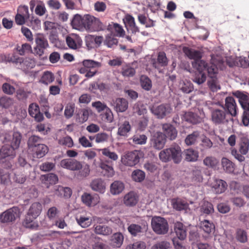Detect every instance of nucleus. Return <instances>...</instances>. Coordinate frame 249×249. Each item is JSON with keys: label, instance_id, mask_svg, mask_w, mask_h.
Returning <instances> with one entry per match:
<instances>
[{"label": "nucleus", "instance_id": "obj_44", "mask_svg": "<svg viewBox=\"0 0 249 249\" xmlns=\"http://www.w3.org/2000/svg\"><path fill=\"white\" fill-rule=\"evenodd\" d=\"M172 205L173 208L177 211L185 210L188 206L187 203L179 198L172 199Z\"/></svg>", "mask_w": 249, "mask_h": 249}, {"label": "nucleus", "instance_id": "obj_34", "mask_svg": "<svg viewBox=\"0 0 249 249\" xmlns=\"http://www.w3.org/2000/svg\"><path fill=\"white\" fill-rule=\"evenodd\" d=\"M71 24L73 27L77 30H81L85 28V21L84 20V16L79 15L74 16L72 21Z\"/></svg>", "mask_w": 249, "mask_h": 249}, {"label": "nucleus", "instance_id": "obj_51", "mask_svg": "<svg viewBox=\"0 0 249 249\" xmlns=\"http://www.w3.org/2000/svg\"><path fill=\"white\" fill-rule=\"evenodd\" d=\"M203 163L208 167L214 168L218 164V160L213 157L208 156L203 160Z\"/></svg>", "mask_w": 249, "mask_h": 249}, {"label": "nucleus", "instance_id": "obj_37", "mask_svg": "<svg viewBox=\"0 0 249 249\" xmlns=\"http://www.w3.org/2000/svg\"><path fill=\"white\" fill-rule=\"evenodd\" d=\"M22 58L18 57L15 54L13 53L12 55L10 54L7 55H0V62H13L16 64H20L21 62Z\"/></svg>", "mask_w": 249, "mask_h": 249}, {"label": "nucleus", "instance_id": "obj_53", "mask_svg": "<svg viewBox=\"0 0 249 249\" xmlns=\"http://www.w3.org/2000/svg\"><path fill=\"white\" fill-rule=\"evenodd\" d=\"M179 87L184 93H189L193 90V85L191 82L188 80L182 81L180 83Z\"/></svg>", "mask_w": 249, "mask_h": 249}, {"label": "nucleus", "instance_id": "obj_63", "mask_svg": "<svg viewBox=\"0 0 249 249\" xmlns=\"http://www.w3.org/2000/svg\"><path fill=\"white\" fill-rule=\"evenodd\" d=\"M75 109V105L72 103H68L65 107L64 115L66 118L69 119L73 115Z\"/></svg>", "mask_w": 249, "mask_h": 249}, {"label": "nucleus", "instance_id": "obj_8", "mask_svg": "<svg viewBox=\"0 0 249 249\" xmlns=\"http://www.w3.org/2000/svg\"><path fill=\"white\" fill-rule=\"evenodd\" d=\"M35 53L39 56H42L44 53L45 50L49 47L48 41L45 36L42 33H37L35 35Z\"/></svg>", "mask_w": 249, "mask_h": 249}, {"label": "nucleus", "instance_id": "obj_45", "mask_svg": "<svg viewBox=\"0 0 249 249\" xmlns=\"http://www.w3.org/2000/svg\"><path fill=\"white\" fill-rule=\"evenodd\" d=\"M200 134L198 131H194L188 135L185 139V142L187 145L196 143L199 139Z\"/></svg>", "mask_w": 249, "mask_h": 249}, {"label": "nucleus", "instance_id": "obj_57", "mask_svg": "<svg viewBox=\"0 0 249 249\" xmlns=\"http://www.w3.org/2000/svg\"><path fill=\"white\" fill-rule=\"evenodd\" d=\"M184 117L186 121L192 124H197L200 120V118L196 114L192 112L185 113Z\"/></svg>", "mask_w": 249, "mask_h": 249}, {"label": "nucleus", "instance_id": "obj_36", "mask_svg": "<svg viewBox=\"0 0 249 249\" xmlns=\"http://www.w3.org/2000/svg\"><path fill=\"white\" fill-rule=\"evenodd\" d=\"M54 193L57 196L69 198L71 196L72 192L71 189L69 187L58 186L56 187Z\"/></svg>", "mask_w": 249, "mask_h": 249}, {"label": "nucleus", "instance_id": "obj_27", "mask_svg": "<svg viewBox=\"0 0 249 249\" xmlns=\"http://www.w3.org/2000/svg\"><path fill=\"white\" fill-rule=\"evenodd\" d=\"M107 30L110 31L113 36H123L125 32L122 26L117 23H111L108 26Z\"/></svg>", "mask_w": 249, "mask_h": 249}, {"label": "nucleus", "instance_id": "obj_59", "mask_svg": "<svg viewBox=\"0 0 249 249\" xmlns=\"http://www.w3.org/2000/svg\"><path fill=\"white\" fill-rule=\"evenodd\" d=\"M132 139L133 142L135 144L142 145L146 143L147 138L144 134H136L133 136Z\"/></svg>", "mask_w": 249, "mask_h": 249}, {"label": "nucleus", "instance_id": "obj_32", "mask_svg": "<svg viewBox=\"0 0 249 249\" xmlns=\"http://www.w3.org/2000/svg\"><path fill=\"white\" fill-rule=\"evenodd\" d=\"M174 230L178 239L184 240L187 235L185 227L182 223L178 222L175 224Z\"/></svg>", "mask_w": 249, "mask_h": 249}, {"label": "nucleus", "instance_id": "obj_20", "mask_svg": "<svg viewBox=\"0 0 249 249\" xmlns=\"http://www.w3.org/2000/svg\"><path fill=\"white\" fill-rule=\"evenodd\" d=\"M90 187L93 191L101 194H104L106 190V183L101 178L93 179L90 183Z\"/></svg>", "mask_w": 249, "mask_h": 249}, {"label": "nucleus", "instance_id": "obj_60", "mask_svg": "<svg viewBox=\"0 0 249 249\" xmlns=\"http://www.w3.org/2000/svg\"><path fill=\"white\" fill-rule=\"evenodd\" d=\"M35 12L36 15L39 16H42L47 12L45 4L42 1H38V3L35 8Z\"/></svg>", "mask_w": 249, "mask_h": 249}, {"label": "nucleus", "instance_id": "obj_40", "mask_svg": "<svg viewBox=\"0 0 249 249\" xmlns=\"http://www.w3.org/2000/svg\"><path fill=\"white\" fill-rule=\"evenodd\" d=\"M21 69L27 70L32 69L36 66V61L34 59L30 57L23 59L22 58L21 62L19 64Z\"/></svg>", "mask_w": 249, "mask_h": 249}, {"label": "nucleus", "instance_id": "obj_14", "mask_svg": "<svg viewBox=\"0 0 249 249\" xmlns=\"http://www.w3.org/2000/svg\"><path fill=\"white\" fill-rule=\"evenodd\" d=\"M15 150L9 145H3L0 149V162L3 163L13 159L16 156Z\"/></svg>", "mask_w": 249, "mask_h": 249}, {"label": "nucleus", "instance_id": "obj_25", "mask_svg": "<svg viewBox=\"0 0 249 249\" xmlns=\"http://www.w3.org/2000/svg\"><path fill=\"white\" fill-rule=\"evenodd\" d=\"M41 182L47 187L49 188L50 185L56 184L58 180L57 176L53 173L42 175L40 177Z\"/></svg>", "mask_w": 249, "mask_h": 249}, {"label": "nucleus", "instance_id": "obj_42", "mask_svg": "<svg viewBox=\"0 0 249 249\" xmlns=\"http://www.w3.org/2000/svg\"><path fill=\"white\" fill-rule=\"evenodd\" d=\"M185 159L188 161L194 162L197 160L198 153L193 149L189 148L185 151Z\"/></svg>", "mask_w": 249, "mask_h": 249}, {"label": "nucleus", "instance_id": "obj_48", "mask_svg": "<svg viewBox=\"0 0 249 249\" xmlns=\"http://www.w3.org/2000/svg\"><path fill=\"white\" fill-rule=\"evenodd\" d=\"M145 177V173L140 169H136L134 170L131 174V178L132 179L138 182L142 181Z\"/></svg>", "mask_w": 249, "mask_h": 249}, {"label": "nucleus", "instance_id": "obj_38", "mask_svg": "<svg viewBox=\"0 0 249 249\" xmlns=\"http://www.w3.org/2000/svg\"><path fill=\"white\" fill-rule=\"evenodd\" d=\"M124 236L121 233H115L111 238V245L114 248H120L123 242Z\"/></svg>", "mask_w": 249, "mask_h": 249}, {"label": "nucleus", "instance_id": "obj_5", "mask_svg": "<svg viewBox=\"0 0 249 249\" xmlns=\"http://www.w3.org/2000/svg\"><path fill=\"white\" fill-rule=\"evenodd\" d=\"M20 209L16 206L10 208L0 214V222L2 224H10L14 223L21 215Z\"/></svg>", "mask_w": 249, "mask_h": 249}, {"label": "nucleus", "instance_id": "obj_6", "mask_svg": "<svg viewBox=\"0 0 249 249\" xmlns=\"http://www.w3.org/2000/svg\"><path fill=\"white\" fill-rule=\"evenodd\" d=\"M151 226L153 231L158 234H165L169 230L167 220L160 216H154L152 218Z\"/></svg>", "mask_w": 249, "mask_h": 249}, {"label": "nucleus", "instance_id": "obj_23", "mask_svg": "<svg viewBox=\"0 0 249 249\" xmlns=\"http://www.w3.org/2000/svg\"><path fill=\"white\" fill-rule=\"evenodd\" d=\"M29 113L37 122H41L44 119L43 115L40 111L39 106L36 103L30 105L28 108Z\"/></svg>", "mask_w": 249, "mask_h": 249}, {"label": "nucleus", "instance_id": "obj_26", "mask_svg": "<svg viewBox=\"0 0 249 249\" xmlns=\"http://www.w3.org/2000/svg\"><path fill=\"white\" fill-rule=\"evenodd\" d=\"M131 129L129 122L124 121L118 124L117 135L123 137H127Z\"/></svg>", "mask_w": 249, "mask_h": 249}, {"label": "nucleus", "instance_id": "obj_28", "mask_svg": "<svg viewBox=\"0 0 249 249\" xmlns=\"http://www.w3.org/2000/svg\"><path fill=\"white\" fill-rule=\"evenodd\" d=\"M183 51L185 55L190 59H193L194 61H197L200 60L202 57V54L200 51L187 47L183 48Z\"/></svg>", "mask_w": 249, "mask_h": 249}, {"label": "nucleus", "instance_id": "obj_10", "mask_svg": "<svg viewBox=\"0 0 249 249\" xmlns=\"http://www.w3.org/2000/svg\"><path fill=\"white\" fill-rule=\"evenodd\" d=\"M211 120L215 124L228 122L227 113L223 107L222 108H213L211 110Z\"/></svg>", "mask_w": 249, "mask_h": 249}, {"label": "nucleus", "instance_id": "obj_41", "mask_svg": "<svg viewBox=\"0 0 249 249\" xmlns=\"http://www.w3.org/2000/svg\"><path fill=\"white\" fill-rule=\"evenodd\" d=\"M83 66L88 69H91L92 71L96 70L101 67V63L99 62L91 59H85L82 62Z\"/></svg>", "mask_w": 249, "mask_h": 249}, {"label": "nucleus", "instance_id": "obj_54", "mask_svg": "<svg viewBox=\"0 0 249 249\" xmlns=\"http://www.w3.org/2000/svg\"><path fill=\"white\" fill-rule=\"evenodd\" d=\"M99 150L104 156L112 160L116 161L118 159V155L115 152L111 151L108 148H104Z\"/></svg>", "mask_w": 249, "mask_h": 249}, {"label": "nucleus", "instance_id": "obj_58", "mask_svg": "<svg viewBox=\"0 0 249 249\" xmlns=\"http://www.w3.org/2000/svg\"><path fill=\"white\" fill-rule=\"evenodd\" d=\"M58 142L60 145L66 146L69 148L71 147L73 145V142L72 139L68 136L60 138L58 139Z\"/></svg>", "mask_w": 249, "mask_h": 249}, {"label": "nucleus", "instance_id": "obj_43", "mask_svg": "<svg viewBox=\"0 0 249 249\" xmlns=\"http://www.w3.org/2000/svg\"><path fill=\"white\" fill-rule=\"evenodd\" d=\"M221 165L223 170L227 173H232L234 170V164L227 158L221 159Z\"/></svg>", "mask_w": 249, "mask_h": 249}, {"label": "nucleus", "instance_id": "obj_9", "mask_svg": "<svg viewBox=\"0 0 249 249\" xmlns=\"http://www.w3.org/2000/svg\"><path fill=\"white\" fill-rule=\"evenodd\" d=\"M85 29L89 31H95L103 30V25L100 20L95 17L90 15L84 16Z\"/></svg>", "mask_w": 249, "mask_h": 249}, {"label": "nucleus", "instance_id": "obj_2", "mask_svg": "<svg viewBox=\"0 0 249 249\" xmlns=\"http://www.w3.org/2000/svg\"><path fill=\"white\" fill-rule=\"evenodd\" d=\"M42 208V205L39 202L33 203L23 221V226L31 230H37L39 226L37 222L35 221V219L40 214Z\"/></svg>", "mask_w": 249, "mask_h": 249}, {"label": "nucleus", "instance_id": "obj_24", "mask_svg": "<svg viewBox=\"0 0 249 249\" xmlns=\"http://www.w3.org/2000/svg\"><path fill=\"white\" fill-rule=\"evenodd\" d=\"M164 135L171 140L175 139L177 136L178 132L175 127L169 124H164L162 125Z\"/></svg>", "mask_w": 249, "mask_h": 249}, {"label": "nucleus", "instance_id": "obj_4", "mask_svg": "<svg viewBox=\"0 0 249 249\" xmlns=\"http://www.w3.org/2000/svg\"><path fill=\"white\" fill-rule=\"evenodd\" d=\"M22 136L17 131L4 132L0 135V141L15 149H17L20 144Z\"/></svg>", "mask_w": 249, "mask_h": 249}, {"label": "nucleus", "instance_id": "obj_46", "mask_svg": "<svg viewBox=\"0 0 249 249\" xmlns=\"http://www.w3.org/2000/svg\"><path fill=\"white\" fill-rule=\"evenodd\" d=\"M76 220L78 225L84 228L89 227L92 223V219L89 217L84 215L77 216Z\"/></svg>", "mask_w": 249, "mask_h": 249}, {"label": "nucleus", "instance_id": "obj_49", "mask_svg": "<svg viewBox=\"0 0 249 249\" xmlns=\"http://www.w3.org/2000/svg\"><path fill=\"white\" fill-rule=\"evenodd\" d=\"M200 227L207 234L211 233L213 231L214 229V225L207 220H204L201 222Z\"/></svg>", "mask_w": 249, "mask_h": 249}, {"label": "nucleus", "instance_id": "obj_17", "mask_svg": "<svg viewBox=\"0 0 249 249\" xmlns=\"http://www.w3.org/2000/svg\"><path fill=\"white\" fill-rule=\"evenodd\" d=\"M81 200L84 204L88 207H93L100 202V197L97 194L91 195L84 193L81 196Z\"/></svg>", "mask_w": 249, "mask_h": 249}, {"label": "nucleus", "instance_id": "obj_7", "mask_svg": "<svg viewBox=\"0 0 249 249\" xmlns=\"http://www.w3.org/2000/svg\"><path fill=\"white\" fill-rule=\"evenodd\" d=\"M143 156L142 152L134 150L128 152L122 157L121 161L124 165L128 166H134L139 163L140 158Z\"/></svg>", "mask_w": 249, "mask_h": 249}, {"label": "nucleus", "instance_id": "obj_13", "mask_svg": "<svg viewBox=\"0 0 249 249\" xmlns=\"http://www.w3.org/2000/svg\"><path fill=\"white\" fill-rule=\"evenodd\" d=\"M166 138L164 134L160 132H157L151 139V145L156 149H161L165 145Z\"/></svg>", "mask_w": 249, "mask_h": 249}, {"label": "nucleus", "instance_id": "obj_29", "mask_svg": "<svg viewBox=\"0 0 249 249\" xmlns=\"http://www.w3.org/2000/svg\"><path fill=\"white\" fill-rule=\"evenodd\" d=\"M136 67L137 63L136 62L124 66L122 70V75L126 77L133 76L136 73L135 69Z\"/></svg>", "mask_w": 249, "mask_h": 249}, {"label": "nucleus", "instance_id": "obj_31", "mask_svg": "<svg viewBox=\"0 0 249 249\" xmlns=\"http://www.w3.org/2000/svg\"><path fill=\"white\" fill-rule=\"evenodd\" d=\"M123 202L127 206H134L138 202L137 196L135 193L130 192L124 196Z\"/></svg>", "mask_w": 249, "mask_h": 249}, {"label": "nucleus", "instance_id": "obj_16", "mask_svg": "<svg viewBox=\"0 0 249 249\" xmlns=\"http://www.w3.org/2000/svg\"><path fill=\"white\" fill-rule=\"evenodd\" d=\"M60 165L62 167L71 171H77L82 167V163L80 161L71 159L62 160Z\"/></svg>", "mask_w": 249, "mask_h": 249}, {"label": "nucleus", "instance_id": "obj_1", "mask_svg": "<svg viewBox=\"0 0 249 249\" xmlns=\"http://www.w3.org/2000/svg\"><path fill=\"white\" fill-rule=\"evenodd\" d=\"M222 62V60L214 57H212L211 62L209 65L201 59L197 61L192 62L193 68L197 71V73L195 74L193 79L194 82L200 85L206 81V75L203 72L205 70H207L210 78L215 77V74L217 73L218 69L221 68Z\"/></svg>", "mask_w": 249, "mask_h": 249}, {"label": "nucleus", "instance_id": "obj_22", "mask_svg": "<svg viewBox=\"0 0 249 249\" xmlns=\"http://www.w3.org/2000/svg\"><path fill=\"white\" fill-rule=\"evenodd\" d=\"M225 108L228 113L232 117H235L237 114V107L235 100L232 97H227L225 99Z\"/></svg>", "mask_w": 249, "mask_h": 249}, {"label": "nucleus", "instance_id": "obj_39", "mask_svg": "<svg viewBox=\"0 0 249 249\" xmlns=\"http://www.w3.org/2000/svg\"><path fill=\"white\" fill-rule=\"evenodd\" d=\"M200 211L204 214H210L214 212V209L210 202L203 200L200 203Z\"/></svg>", "mask_w": 249, "mask_h": 249}, {"label": "nucleus", "instance_id": "obj_64", "mask_svg": "<svg viewBox=\"0 0 249 249\" xmlns=\"http://www.w3.org/2000/svg\"><path fill=\"white\" fill-rule=\"evenodd\" d=\"M54 80V76L53 73L49 71L44 72L41 78V82L46 85L52 83Z\"/></svg>", "mask_w": 249, "mask_h": 249}, {"label": "nucleus", "instance_id": "obj_18", "mask_svg": "<svg viewBox=\"0 0 249 249\" xmlns=\"http://www.w3.org/2000/svg\"><path fill=\"white\" fill-rule=\"evenodd\" d=\"M239 138V151L242 155H246L249 151V139L244 133H237Z\"/></svg>", "mask_w": 249, "mask_h": 249}, {"label": "nucleus", "instance_id": "obj_11", "mask_svg": "<svg viewBox=\"0 0 249 249\" xmlns=\"http://www.w3.org/2000/svg\"><path fill=\"white\" fill-rule=\"evenodd\" d=\"M151 112L159 119H162L169 115L172 111V108L168 104L153 106L150 108Z\"/></svg>", "mask_w": 249, "mask_h": 249}, {"label": "nucleus", "instance_id": "obj_52", "mask_svg": "<svg viewBox=\"0 0 249 249\" xmlns=\"http://www.w3.org/2000/svg\"><path fill=\"white\" fill-rule=\"evenodd\" d=\"M40 141V138L36 136H31L28 141V146L29 150L33 152L35 147H37V145H39V142Z\"/></svg>", "mask_w": 249, "mask_h": 249}, {"label": "nucleus", "instance_id": "obj_56", "mask_svg": "<svg viewBox=\"0 0 249 249\" xmlns=\"http://www.w3.org/2000/svg\"><path fill=\"white\" fill-rule=\"evenodd\" d=\"M14 104V100L7 96H3L0 98V106L2 108H8Z\"/></svg>", "mask_w": 249, "mask_h": 249}, {"label": "nucleus", "instance_id": "obj_30", "mask_svg": "<svg viewBox=\"0 0 249 249\" xmlns=\"http://www.w3.org/2000/svg\"><path fill=\"white\" fill-rule=\"evenodd\" d=\"M124 188V183L121 181L116 180L110 184V192L112 195H117L121 193Z\"/></svg>", "mask_w": 249, "mask_h": 249}, {"label": "nucleus", "instance_id": "obj_15", "mask_svg": "<svg viewBox=\"0 0 249 249\" xmlns=\"http://www.w3.org/2000/svg\"><path fill=\"white\" fill-rule=\"evenodd\" d=\"M110 105L117 112H123L128 108V103L127 101L123 98H118L112 99L110 102Z\"/></svg>", "mask_w": 249, "mask_h": 249}, {"label": "nucleus", "instance_id": "obj_19", "mask_svg": "<svg viewBox=\"0 0 249 249\" xmlns=\"http://www.w3.org/2000/svg\"><path fill=\"white\" fill-rule=\"evenodd\" d=\"M66 40L69 47L74 50L80 48L82 44V40L81 37L74 34L68 36Z\"/></svg>", "mask_w": 249, "mask_h": 249}, {"label": "nucleus", "instance_id": "obj_47", "mask_svg": "<svg viewBox=\"0 0 249 249\" xmlns=\"http://www.w3.org/2000/svg\"><path fill=\"white\" fill-rule=\"evenodd\" d=\"M99 167L103 170L104 176L107 177H112L114 175V171L112 167L107 164L104 162H101Z\"/></svg>", "mask_w": 249, "mask_h": 249}, {"label": "nucleus", "instance_id": "obj_55", "mask_svg": "<svg viewBox=\"0 0 249 249\" xmlns=\"http://www.w3.org/2000/svg\"><path fill=\"white\" fill-rule=\"evenodd\" d=\"M133 112L139 115H144L147 113L146 107L141 103H136L133 107Z\"/></svg>", "mask_w": 249, "mask_h": 249}, {"label": "nucleus", "instance_id": "obj_35", "mask_svg": "<svg viewBox=\"0 0 249 249\" xmlns=\"http://www.w3.org/2000/svg\"><path fill=\"white\" fill-rule=\"evenodd\" d=\"M48 152V148L47 145L44 144H39L33 151V154L36 158H41L44 157Z\"/></svg>", "mask_w": 249, "mask_h": 249}, {"label": "nucleus", "instance_id": "obj_21", "mask_svg": "<svg viewBox=\"0 0 249 249\" xmlns=\"http://www.w3.org/2000/svg\"><path fill=\"white\" fill-rule=\"evenodd\" d=\"M124 22L128 32L132 34H136L139 32L138 27L136 25L134 18L130 15H126L125 16Z\"/></svg>", "mask_w": 249, "mask_h": 249}, {"label": "nucleus", "instance_id": "obj_50", "mask_svg": "<svg viewBox=\"0 0 249 249\" xmlns=\"http://www.w3.org/2000/svg\"><path fill=\"white\" fill-rule=\"evenodd\" d=\"M77 176L79 178H84L88 177L90 173V166L88 164H82V167L78 170Z\"/></svg>", "mask_w": 249, "mask_h": 249}, {"label": "nucleus", "instance_id": "obj_33", "mask_svg": "<svg viewBox=\"0 0 249 249\" xmlns=\"http://www.w3.org/2000/svg\"><path fill=\"white\" fill-rule=\"evenodd\" d=\"M94 231L97 234L108 235L110 234L112 232V229L104 225H94L93 226Z\"/></svg>", "mask_w": 249, "mask_h": 249}, {"label": "nucleus", "instance_id": "obj_12", "mask_svg": "<svg viewBox=\"0 0 249 249\" xmlns=\"http://www.w3.org/2000/svg\"><path fill=\"white\" fill-rule=\"evenodd\" d=\"M208 183L216 194H221L227 189V184L225 181L214 177L210 178Z\"/></svg>", "mask_w": 249, "mask_h": 249}, {"label": "nucleus", "instance_id": "obj_61", "mask_svg": "<svg viewBox=\"0 0 249 249\" xmlns=\"http://www.w3.org/2000/svg\"><path fill=\"white\" fill-rule=\"evenodd\" d=\"M129 232L133 236H136L142 232V228L139 225L132 224L128 227Z\"/></svg>", "mask_w": 249, "mask_h": 249}, {"label": "nucleus", "instance_id": "obj_3", "mask_svg": "<svg viewBox=\"0 0 249 249\" xmlns=\"http://www.w3.org/2000/svg\"><path fill=\"white\" fill-rule=\"evenodd\" d=\"M159 157L162 162H166L172 160L175 163H178L182 160V151L179 145L173 144L161 150L159 154Z\"/></svg>", "mask_w": 249, "mask_h": 249}, {"label": "nucleus", "instance_id": "obj_62", "mask_svg": "<svg viewBox=\"0 0 249 249\" xmlns=\"http://www.w3.org/2000/svg\"><path fill=\"white\" fill-rule=\"evenodd\" d=\"M91 106L94 108L98 113H101L105 111L108 107L106 103L100 101L92 102Z\"/></svg>", "mask_w": 249, "mask_h": 249}]
</instances>
